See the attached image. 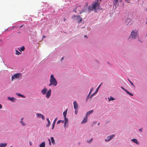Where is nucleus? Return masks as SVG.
Segmentation results:
<instances>
[{
	"label": "nucleus",
	"instance_id": "nucleus-32",
	"mask_svg": "<svg viewBox=\"0 0 147 147\" xmlns=\"http://www.w3.org/2000/svg\"><path fill=\"white\" fill-rule=\"evenodd\" d=\"M61 122V120H59L57 122V124H59Z\"/></svg>",
	"mask_w": 147,
	"mask_h": 147
},
{
	"label": "nucleus",
	"instance_id": "nucleus-42",
	"mask_svg": "<svg viewBox=\"0 0 147 147\" xmlns=\"http://www.w3.org/2000/svg\"><path fill=\"white\" fill-rule=\"evenodd\" d=\"M24 119V118L23 117H22L21 119V120L20 121H23V120Z\"/></svg>",
	"mask_w": 147,
	"mask_h": 147
},
{
	"label": "nucleus",
	"instance_id": "nucleus-55",
	"mask_svg": "<svg viewBox=\"0 0 147 147\" xmlns=\"http://www.w3.org/2000/svg\"><path fill=\"white\" fill-rule=\"evenodd\" d=\"M99 123H98V125H99Z\"/></svg>",
	"mask_w": 147,
	"mask_h": 147
},
{
	"label": "nucleus",
	"instance_id": "nucleus-5",
	"mask_svg": "<svg viewBox=\"0 0 147 147\" xmlns=\"http://www.w3.org/2000/svg\"><path fill=\"white\" fill-rule=\"evenodd\" d=\"M115 136V135H112L110 136H108L106 139H105V141H108L112 139Z\"/></svg>",
	"mask_w": 147,
	"mask_h": 147
},
{
	"label": "nucleus",
	"instance_id": "nucleus-16",
	"mask_svg": "<svg viewBox=\"0 0 147 147\" xmlns=\"http://www.w3.org/2000/svg\"><path fill=\"white\" fill-rule=\"evenodd\" d=\"M7 99L11 101H12V102L14 101L15 100V98H14L10 97H8Z\"/></svg>",
	"mask_w": 147,
	"mask_h": 147
},
{
	"label": "nucleus",
	"instance_id": "nucleus-51",
	"mask_svg": "<svg viewBox=\"0 0 147 147\" xmlns=\"http://www.w3.org/2000/svg\"><path fill=\"white\" fill-rule=\"evenodd\" d=\"M63 59V57L62 58H61V60H62Z\"/></svg>",
	"mask_w": 147,
	"mask_h": 147
},
{
	"label": "nucleus",
	"instance_id": "nucleus-14",
	"mask_svg": "<svg viewBox=\"0 0 147 147\" xmlns=\"http://www.w3.org/2000/svg\"><path fill=\"white\" fill-rule=\"evenodd\" d=\"M119 0H114L113 1L114 5L115 6V7H117V2Z\"/></svg>",
	"mask_w": 147,
	"mask_h": 147
},
{
	"label": "nucleus",
	"instance_id": "nucleus-18",
	"mask_svg": "<svg viewBox=\"0 0 147 147\" xmlns=\"http://www.w3.org/2000/svg\"><path fill=\"white\" fill-rule=\"evenodd\" d=\"M93 111H94L93 110H92L87 112L86 115V116L88 117L90 114L92 113L93 112Z\"/></svg>",
	"mask_w": 147,
	"mask_h": 147
},
{
	"label": "nucleus",
	"instance_id": "nucleus-21",
	"mask_svg": "<svg viewBox=\"0 0 147 147\" xmlns=\"http://www.w3.org/2000/svg\"><path fill=\"white\" fill-rule=\"evenodd\" d=\"M51 140L52 143L53 144H55V142L53 137H51Z\"/></svg>",
	"mask_w": 147,
	"mask_h": 147
},
{
	"label": "nucleus",
	"instance_id": "nucleus-41",
	"mask_svg": "<svg viewBox=\"0 0 147 147\" xmlns=\"http://www.w3.org/2000/svg\"><path fill=\"white\" fill-rule=\"evenodd\" d=\"M142 129L141 128V129H139V131H142Z\"/></svg>",
	"mask_w": 147,
	"mask_h": 147
},
{
	"label": "nucleus",
	"instance_id": "nucleus-12",
	"mask_svg": "<svg viewBox=\"0 0 147 147\" xmlns=\"http://www.w3.org/2000/svg\"><path fill=\"white\" fill-rule=\"evenodd\" d=\"M74 108L75 109H76L78 108V104L76 101L74 102Z\"/></svg>",
	"mask_w": 147,
	"mask_h": 147
},
{
	"label": "nucleus",
	"instance_id": "nucleus-52",
	"mask_svg": "<svg viewBox=\"0 0 147 147\" xmlns=\"http://www.w3.org/2000/svg\"><path fill=\"white\" fill-rule=\"evenodd\" d=\"M92 138L90 140V141H92Z\"/></svg>",
	"mask_w": 147,
	"mask_h": 147
},
{
	"label": "nucleus",
	"instance_id": "nucleus-46",
	"mask_svg": "<svg viewBox=\"0 0 147 147\" xmlns=\"http://www.w3.org/2000/svg\"><path fill=\"white\" fill-rule=\"evenodd\" d=\"M46 37V36H42V38H43Z\"/></svg>",
	"mask_w": 147,
	"mask_h": 147
},
{
	"label": "nucleus",
	"instance_id": "nucleus-17",
	"mask_svg": "<svg viewBox=\"0 0 147 147\" xmlns=\"http://www.w3.org/2000/svg\"><path fill=\"white\" fill-rule=\"evenodd\" d=\"M7 143H1L0 144V147H5L7 145Z\"/></svg>",
	"mask_w": 147,
	"mask_h": 147
},
{
	"label": "nucleus",
	"instance_id": "nucleus-28",
	"mask_svg": "<svg viewBox=\"0 0 147 147\" xmlns=\"http://www.w3.org/2000/svg\"><path fill=\"white\" fill-rule=\"evenodd\" d=\"M25 49V48H24V46H22V47H20V49L22 51H24V50Z\"/></svg>",
	"mask_w": 147,
	"mask_h": 147
},
{
	"label": "nucleus",
	"instance_id": "nucleus-34",
	"mask_svg": "<svg viewBox=\"0 0 147 147\" xmlns=\"http://www.w3.org/2000/svg\"><path fill=\"white\" fill-rule=\"evenodd\" d=\"M78 113V111L77 110H76L75 111V113L76 114H77V113Z\"/></svg>",
	"mask_w": 147,
	"mask_h": 147
},
{
	"label": "nucleus",
	"instance_id": "nucleus-27",
	"mask_svg": "<svg viewBox=\"0 0 147 147\" xmlns=\"http://www.w3.org/2000/svg\"><path fill=\"white\" fill-rule=\"evenodd\" d=\"M128 81H129V83L131 85L134 87V86L133 83L131 81H130L128 79Z\"/></svg>",
	"mask_w": 147,
	"mask_h": 147
},
{
	"label": "nucleus",
	"instance_id": "nucleus-9",
	"mask_svg": "<svg viewBox=\"0 0 147 147\" xmlns=\"http://www.w3.org/2000/svg\"><path fill=\"white\" fill-rule=\"evenodd\" d=\"M47 90V89L45 87L43 89H42L41 90V93L44 95H45L46 94V92Z\"/></svg>",
	"mask_w": 147,
	"mask_h": 147
},
{
	"label": "nucleus",
	"instance_id": "nucleus-56",
	"mask_svg": "<svg viewBox=\"0 0 147 147\" xmlns=\"http://www.w3.org/2000/svg\"><path fill=\"white\" fill-rule=\"evenodd\" d=\"M79 6V7H80V6Z\"/></svg>",
	"mask_w": 147,
	"mask_h": 147
},
{
	"label": "nucleus",
	"instance_id": "nucleus-48",
	"mask_svg": "<svg viewBox=\"0 0 147 147\" xmlns=\"http://www.w3.org/2000/svg\"><path fill=\"white\" fill-rule=\"evenodd\" d=\"M30 146H31L32 145V144H31V142H30Z\"/></svg>",
	"mask_w": 147,
	"mask_h": 147
},
{
	"label": "nucleus",
	"instance_id": "nucleus-11",
	"mask_svg": "<svg viewBox=\"0 0 147 147\" xmlns=\"http://www.w3.org/2000/svg\"><path fill=\"white\" fill-rule=\"evenodd\" d=\"M76 19L77 21H78V22H81L82 20V18L79 16H77Z\"/></svg>",
	"mask_w": 147,
	"mask_h": 147
},
{
	"label": "nucleus",
	"instance_id": "nucleus-20",
	"mask_svg": "<svg viewBox=\"0 0 147 147\" xmlns=\"http://www.w3.org/2000/svg\"><path fill=\"white\" fill-rule=\"evenodd\" d=\"M64 127H65L68 121V119L66 117H65Z\"/></svg>",
	"mask_w": 147,
	"mask_h": 147
},
{
	"label": "nucleus",
	"instance_id": "nucleus-54",
	"mask_svg": "<svg viewBox=\"0 0 147 147\" xmlns=\"http://www.w3.org/2000/svg\"><path fill=\"white\" fill-rule=\"evenodd\" d=\"M77 7H76V9H77Z\"/></svg>",
	"mask_w": 147,
	"mask_h": 147
},
{
	"label": "nucleus",
	"instance_id": "nucleus-31",
	"mask_svg": "<svg viewBox=\"0 0 147 147\" xmlns=\"http://www.w3.org/2000/svg\"><path fill=\"white\" fill-rule=\"evenodd\" d=\"M55 123H53V124H52V129H53L54 128V126H55Z\"/></svg>",
	"mask_w": 147,
	"mask_h": 147
},
{
	"label": "nucleus",
	"instance_id": "nucleus-44",
	"mask_svg": "<svg viewBox=\"0 0 147 147\" xmlns=\"http://www.w3.org/2000/svg\"><path fill=\"white\" fill-rule=\"evenodd\" d=\"M47 121H48V122L50 121L48 118H47Z\"/></svg>",
	"mask_w": 147,
	"mask_h": 147
},
{
	"label": "nucleus",
	"instance_id": "nucleus-19",
	"mask_svg": "<svg viewBox=\"0 0 147 147\" xmlns=\"http://www.w3.org/2000/svg\"><path fill=\"white\" fill-rule=\"evenodd\" d=\"M87 117L86 116V117H85L84 118V119L82 121V123H86L87 121Z\"/></svg>",
	"mask_w": 147,
	"mask_h": 147
},
{
	"label": "nucleus",
	"instance_id": "nucleus-7",
	"mask_svg": "<svg viewBox=\"0 0 147 147\" xmlns=\"http://www.w3.org/2000/svg\"><path fill=\"white\" fill-rule=\"evenodd\" d=\"M102 84H101L98 86V88L96 89V91L93 93V94H92L91 96H90V98H91L95 94H96L97 92H98V89H99V88L101 86Z\"/></svg>",
	"mask_w": 147,
	"mask_h": 147
},
{
	"label": "nucleus",
	"instance_id": "nucleus-39",
	"mask_svg": "<svg viewBox=\"0 0 147 147\" xmlns=\"http://www.w3.org/2000/svg\"><path fill=\"white\" fill-rule=\"evenodd\" d=\"M125 1L126 2H127L128 3H129L130 2L128 0H125Z\"/></svg>",
	"mask_w": 147,
	"mask_h": 147
},
{
	"label": "nucleus",
	"instance_id": "nucleus-10",
	"mask_svg": "<svg viewBox=\"0 0 147 147\" xmlns=\"http://www.w3.org/2000/svg\"><path fill=\"white\" fill-rule=\"evenodd\" d=\"M37 117L38 118H41L43 120H45V117L42 114L39 113H37Z\"/></svg>",
	"mask_w": 147,
	"mask_h": 147
},
{
	"label": "nucleus",
	"instance_id": "nucleus-25",
	"mask_svg": "<svg viewBox=\"0 0 147 147\" xmlns=\"http://www.w3.org/2000/svg\"><path fill=\"white\" fill-rule=\"evenodd\" d=\"M125 91L128 94H129L130 96H133V95L131 92H129L127 90H125Z\"/></svg>",
	"mask_w": 147,
	"mask_h": 147
},
{
	"label": "nucleus",
	"instance_id": "nucleus-8",
	"mask_svg": "<svg viewBox=\"0 0 147 147\" xmlns=\"http://www.w3.org/2000/svg\"><path fill=\"white\" fill-rule=\"evenodd\" d=\"M88 6V4H87V3H86V5H85L84 7L80 11V14H81V13L85 11H86V10Z\"/></svg>",
	"mask_w": 147,
	"mask_h": 147
},
{
	"label": "nucleus",
	"instance_id": "nucleus-22",
	"mask_svg": "<svg viewBox=\"0 0 147 147\" xmlns=\"http://www.w3.org/2000/svg\"><path fill=\"white\" fill-rule=\"evenodd\" d=\"M67 111V109L65 111H64L63 112V115L64 116V117H66Z\"/></svg>",
	"mask_w": 147,
	"mask_h": 147
},
{
	"label": "nucleus",
	"instance_id": "nucleus-2",
	"mask_svg": "<svg viewBox=\"0 0 147 147\" xmlns=\"http://www.w3.org/2000/svg\"><path fill=\"white\" fill-rule=\"evenodd\" d=\"M50 81V83L49 85V86H56L57 84V82L56 79L54 77L53 75H51Z\"/></svg>",
	"mask_w": 147,
	"mask_h": 147
},
{
	"label": "nucleus",
	"instance_id": "nucleus-40",
	"mask_svg": "<svg viewBox=\"0 0 147 147\" xmlns=\"http://www.w3.org/2000/svg\"><path fill=\"white\" fill-rule=\"evenodd\" d=\"M76 17L77 18V16H76L75 15H74L73 17V18H76Z\"/></svg>",
	"mask_w": 147,
	"mask_h": 147
},
{
	"label": "nucleus",
	"instance_id": "nucleus-38",
	"mask_svg": "<svg viewBox=\"0 0 147 147\" xmlns=\"http://www.w3.org/2000/svg\"><path fill=\"white\" fill-rule=\"evenodd\" d=\"M93 88H92L91 89V90H90V92H91L93 91Z\"/></svg>",
	"mask_w": 147,
	"mask_h": 147
},
{
	"label": "nucleus",
	"instance_id": "nucleus-4",
	"mask_svg": "<svg viewBox=\"0 0 147 147\" xmlns=\"http://www.w3.org/2000/svg\"><path fill=\"white\" fill-rule=\"evenodd\" d=\"M138 33L137 31L136 30L134 31L133 30L131 33V37L133 39L136 38L137 37Z\"/></svg>",
	"mask_w": 147,
	"mask_h": 147
},
{
	"label": "nucleus",
	"instance_id": "nucleus-13",
	"mask_svg": "<svg viewBox=\"0 0 147 147\" xmlns=\"http://www.w3.org/2000/svg\"><path fill=\"white\" fill-rule=\"evenodd\" d=\"M131 140L134 143H136L137 144H139V143L138 141L136 139H133Z\"/></svg>",
	"mask_w": 147,
	"mask_h": 147
},
{
	"label": "nucleus",
	"instance_id": "nucleus-47",
	"mask_svg": "<svg viewBox=\"0 0 147 147\" xmlns=\"http://www.w3.org/2000/svg\"><path fill=\"white\" fill-rule=\"evenodd\" d=\"M61 122L63 123L64 122V121L63 120H61Z\"/></svg>",
	"mask_w": 147,
	"mask_h": 147
},
{
	"label": "nucleus",
	"instance_id": "nucleus-6",
	"mask_svg": "<svg viewBox=\"0 0 147 147\" xmlns=\"http://www.w3.org/2000/svg\"><path fill=\"white\" fill-rule=\"evenodd\" d=\"M51 90L49 89L47 92L46 94V97L47 98H49L51 95Z\"/></svg>",
	"mask_w": 147,
	"mask_h": 147
},
{
	"label": "nucleus",
	"instance_id": "nucleus-36",
	"mask_svg": "<svg viewBox=\"0 0 147 147\" xmlns=\"http://www.w3.org/2000/svg\"><path fill=\"white\" fill-rule=\"evenodd\" d=\"M57 120V118H56L55 119V120H54V122H53V123H55V122H56V121Z\"/></svg>",
	"mask_w": 147,
	"mask_h": 147
},
{
	"label": "nucleus",
	"instance_id": "nucleus-50",
	"mask_svg": "<svg viewBox=\"0 0 147 147\" xmlns=\"http://www.w3.org/2000/svg\"><path fill=\"white\" fill-rule=\"evenodd\" d=\"M65 20H66V19H65V18H64V21H65Z\"/></svg>",
	"mask_w": 147,
	"mask_h": 147
},
{
	"label": "nucleus",
	"instance_id": "nucleus-33",
	"mask_svg": "<svg viewBox=\"0 0 147 147\" xmlns=\"http://www.w3.org/2000/svg\"><path fill=\"white\" fill-rule=\"evenodd\" d=\"M89 96H89V95H88L87 97V98H86V100H88V99L89 97Z\"/></svg>",
	"mask_w": 147,
	"mask_h": 147
},
{
	"label": "nucleus",
	"instance_id": "nucleus-45",
	"mask_svg": "<svg viewBox=\"0 0 147 147\" xmlns=\"http://www.w3.org/2000/svg\"><path fill=\"white\" fill-rule=\"evenodd\" d=\"M91 92H89V93L88 94V95L89 96H90V94H91Z\"/></svg>",
	"mask_w": 147,
	"mask_h": 147
},
{
	"label": "nucleus",
	"instance_id": "nucleus-15",
	"mask_svg": "<svg viewBox=\"0 0 147 147\" xmlns=\"http://www.w3.org/2000/svg\"><path fill=\"white\" fill-rule=\"evenodd\" d=\"M45 142H43L39 145V147H45Z\"/></svg>",
	"mask_w": 147,
	"mask_h": 147
},
{
	"label": "nucleus",
	"instance_id": "nucleus-57",
	"mask_svg": "<svg viewBox=\"0 0 147 147\" xmlns=\"http://www.w3.org/2000/svg\"><path fill=\"white\" fill-rule=\"evenodd\" d=\"M10 147H12L11 146Z\"/></svg>",
	"mask_w": 147,
	"mask_h": 147
},
{
	"label": "nucleus",
	"instance_id": "nucleus-26",
	"mask_svg": "<svg viewBox=\"0 0 147 147\" xmlns=\"http://www.w3.org/2000/svg\"><path fill=\"white\" fill-rule=\"evenodd\" d=\"M108 99L109 101H110L111 100H115V99L112 96H110V98H109Z\"/></svg>",
	"mask_w": 147,
	"mask_h": 147
},
{
	"label": "nucleus",
	"instance_id": "nucleus-37",
	"mask_svg": "<svg viewBox=\"0 0 147 147\" xmlns=\"http://www.w3.org/2000/svg\"><path fill=\"white\" fill-rule=\"evenodd\" d=\"M2 105L1 104H0V109H2Z\"/></svg>",
	"mask_w": 147,
	"mask_h": 147
},
{
	"label": "nucleus",
	"instance_id": "nucleus-3",
	"mask_svg": "<svg viewBox=\"0 0 147 147\" xmlns=\"http://www.w3.org/2000/svg\"><path fill=\"white\" fill-rule=\"evenodd\" d=\"M22 76V74L21 73H18L14 74L12 75L11 77V81H13V80L17 78H19L21 77Z\"/></svg>",
	"mask_w": 147,
	"mask_h": 147
},
{
	"label": "nucleus",
	"instance_id": "nucleus-29",
	"mask_svg": "<svg viewBox=\"0 0 147 147\" xmlns=\"http://www.w3.org/2000/svg\"><path fill=\"white\" fill-rule=\"evenodd\" d=\"M50 121H48V124L46 125V126H47V127H49V126H50Z\"/></svg>",
	"mask_w": 147,
	"mask_h": 147
},
{
	"label": "nucleus",
	"instance_id": "nucleus-1",
	"mask_svg": "<svg viewBox=\"0 0 147 147\" xmlns=\"http://www.w3.org/2000/svg\"><path fill=\"white\" fill-rule=\"evenodd\" d=\"M101 1V0H96L93 2L92 6H89L88 7L89 11L94 10L95 11H96L97 10L101 9L100 5Z\"/></svg>",
	"mask_w": 147,
	"mask_h": 147
},
{
	"label": "nucleus",
	"instance_id": "nucleus-35",
	"mask_svg": "<svg viewBox=\"0 0 147 147\" xmlns=\"http://www.w3.org/2000/svg\"><path fill=\"white\" fill-rule=\"evenodd\" d=\"M48 140H49V144H50V145H51V141H50V139H48Z\"/></svg>",
	"mask_w": 147,
	"mask_h": 147
},
{
	"label": "nucleus",
	"instance_id": "nucleus-23",
	"mask_svg": "<svg viewBox=\"0 0 147 147\" xmlns=\"http://www.w3.org/2000/svg\"><path fill=\"white\" fill-rule=\"evenodd\" d=\"M20 122L22 126H25L26 125V124L23 121H20Z\"/></svg>",
	"mask_w": 147,
	"mask_h": 147
},
{
	"label": "nucleus",
	"instance_id": "nucleus-53",
	"mask_svg": "<svg viewBox=\"0 0 147 147\" xmlns=\"http://www.w3.org/2000/svg\"><path fill=\"white\" fill-rule=\"evenodd\" d=\"M74 11L75 12H76V10H74Z\"/></svg>",
	"mask_w": 147,
	"mask_h": 147
},
{
	"label": "nucleus",
	"instance_id": "nucleus-24",
	"mask_svg": "<svg viewBox=\"0 0 147 147\" xmlns=\"http://www.w3.org/2000/svg\"><path fill=\"white\" fill-rule=\"evenodd\" d=\"M16 94L18 95V96L22 97L24 98V95L21 94L20 93H16Z\"/></svg>",
	"mask_w": 147,
	"mask_h": 147
},
{
	"label": "nucleus",
	"instance_id": "nucleus-49",
	"mask_svg": "<svg viewBox=\"0 0 147 147\" xmlns=\"http://www.w3.org/2000/svg\"><path fill=\"white\" fill-rule=\"evenodd\" d=\"M84 37H87V36H86V35H85L84 36Z\"/></svg>",
	"mask_w": 147,
	"mask_h": 147
},
{
	"label": "nucleus",
	"instance_id": "nucleus-30",
	"mask_svg": "<svg viewBox=\"0 0 147 147\" xmlns=\"http://www.w3.org/2000/svg\"><path fill=\"white\" fill-rule=\"evenodd\" d=\"M16 55H19V54H20V52H19L18 50H16Z\"/></svg>",
	"mask_w": 147,
	"mask_h": 147
},
{
	"label": "nucleus",
	"instance_id": "nucleus-43",
	"mask_svg": "<svg viewBox=\"0 0 147 147\" xmlns=\"http://www.w3.org/2000/svg\"><path fill=\"white\" fill-rule=\"evenodd\" d=\"M121 88L122 89H123V90H124L125 91V90L123 87H121Z\"/></svg>",
	"mask_w": 147,
	"mask_h": 147
}]
</instances>
